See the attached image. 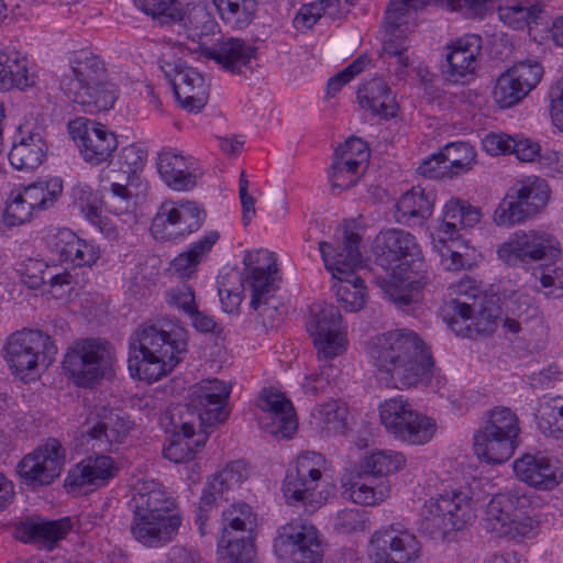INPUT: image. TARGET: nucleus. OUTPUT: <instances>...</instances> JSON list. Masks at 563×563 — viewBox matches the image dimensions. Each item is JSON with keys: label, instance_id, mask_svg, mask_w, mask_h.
<instances>
[{"label": "nucleus", "instance_id": "393cba45", "mask_svg": "<svg viewBox=\"0 0 563 563\" xmlns=\"http://www.w3.org/2000/svg\"><path fill=\"white\" fill-rule=\"evenodd\" d=\"M231 393L230 386L217 378L203 379L191 389V404L199 410L201 421L223 422L228 412L225 404Z\"/></svg>", "mask_w": 563, "mask_h": 563}, {"label": "nucleus", "instance_id": "8fccbe9b", "mask_svg": "<svg viewBox=\"0 0 563 563\" xmlns=\"http://www.w3.org/2000/svg\"><path fill=\"white\" fill-rule=\"evenodd\" d=\"M195 434L194 424L190 422H184L181 430L175 432L170 443L164 448L163 454L165 459L174 463H187L194 460L196 450L192 448L195 444L197 448L203 443L201 440L192 441L191 438Z\"/></svg>", "mask_w": 563, "mask_h": 563}, {"label": "nucleus", "instance_id": "4468645a", "mask_svg": "<svg viewBox=\"0 0 563 563\" xmlns=\"http://www.w3.org/2000/svg\"><path fill=\"white\" fill-rule=\"evenodd\" d=\"M206 219V211L195 201H165L158 208L151 232L156 240L185 239L198 231Z\"/></svg>", "mask_w": 563, "mask_h": 563}, {"label": "nucleus", "instance_id": "13d9d810", "mask_svg": "<svg viewBox=\"0 0 563 563\" xmlns=\"http://www.w3.org/2000/svg\"><path fill=\"white\" fill-rule=\"evenodd\" d=\"M347 4H352V0H345ZM340 0H316L303 4L296 16L294 25L297 30L312 27L330 7L339 5Z\"/></svg>", "mask_w": 563, "mask_h": 563}, {"label": "nucleus", "instance_id": "ddd939ff", "mask_svg": "<svg viewBox=\"0 0 563 563\" xmlns=\"http://www.w3.org/2000/svg\"><path fill=\"white\" fill-rule=\"evenodd\" d=\"M243 263L249 268L245 282L252 290L251 307L263 318L274 321L275 314L282 316L274 298L277 288L273 276L277 273L274 254L266 250H261L255 255L246 253Z\"/></svg>", "mask_w": 563, "mask_h": 563}, {"label": "nucleus", "instance_id": "b1692460", "mask_svg": "<svg viewBox=\"0 0 563 563\" xmlns=\"http://www.w3.org/2000/svg\"><path fill=\"white\" fill-rule=\"evenodd\" d=\"M96 418L87 420L86 434L95 441L93 449L100 452H112L118 450L131 430V422L125 417L113 410L101 409Z\"/></svg>", "mask_w": 563, "mask_h": 563}, {"label": "nucleus", "instance_id": "20e7f679", "mask_svg": "<svg viewBox=\"0 0 563 563\" xmlns=\"http://www.w3.org/2000/svg\"><path fill=\"white\" fill-rule=\"evenodd\" d=\"M476 518L473 499L463 492L452 490L431 497L420 511V531L433 540H452Z\"/></svg>", "mask_w": 563, "mask_h": 563}, {"label": "nucleus", "instance_id": "7ed1b4c3", "mask_svg": "<svg viewBox=\"0 0 563 563\" xmlns=\"http://www.w3.org/2000/svg\"><path fill=\"white\" fill-rule=\"evenodd\" d=\"M133 518L130 532L147 548L170 543L181 526L183 517L176 501L155 482H144L135 488L129 504Z\"/></svg>", "mask_w": 563, "mask_h": 563}, {"label": "nucleus", "instance_id": "680f3d73", "mask_svg": "<svg viewBox=\"0 0 563 563\" xmlns=\"http://www.w3.org/2000/svg\"><path fill=\"white\" fill-rule=\"evenodd\" d=\"M224 532H228V528L234 531H246L251 530L253 526V515L251 507L245 503L232 505L229 509L222 514Z\"/></svg>", "mask_w": 563, "mask_h": 563}, {"label": "nucleus", "instance_id": "58836bf2", "mask_svg": "<svg viewBox=\"0 0 563 563\" xmlns=\"http://www.w3.org/2000/svg\"><path fill=\"white\" fill-rule=\"evenodd\" d=\"M445 60L450 70H476L479 68L483 38L478 34H465L446 44Z\"/></svg>", "mask_w": 563, "mask_h": 563}, {"label": "nucleus", "instance_id": "7c9ffc66", "mask_svg": "<svg viewBox=\"0 0 563 563\" xmlns=\"http://www.w3.org/2000/svg\"><path fill=\"white\" fill-rule=\"evenodd\" d=\"M157 170L165 185L175 191H189L197 186V176L191 170L189 158L174 150L158 154Z\"/></svg>", "mask_w": 563, "mask_h": 563}, {"label": "nucleus", "instance_id": "2eb2a0df", "mask_svg": "<svg viewBox=\"0 0 563 563\" xmlns=\"http://www.w3.org/2000/svg\"><path fill=\"white\" fill-rule=\"evenodd\" d=\"M59 85L69 99L96 111L109 110L118 98V87L104 73H64Z\"/></svg>", "mask_w": 563, "mask_h": 563}, {"label": "nucleus", "instance_id": "37998d69", "mask_svg": "<svg viewBox=\"0 0 563 563\" xmlns=\"http://www.w3.org/2000/svg\"><path fill=\"white\" fill-rule=\"evenodd\" d=\"M373 477L363 474L360 470L345 475L341 478L343 488L342 494L353 503L373 506L383 501L386 497V490L376 488L373 485Z\"/></svg>", "mask_w": 563, "mask_h": 563}, {"label": "nucleus", "instance_id": "9d476101", "mask_svg": "<svg viewBox=\"0 0 563 563\" xmlns=\"http://www.w3.org/2000/svg\"><path fill=\"white\" fill-rule=\"evenodd\" d=\"M549 195V186L542 178L516 184L496 208L494 222L505 227L519 223L537 214L547 205Z\"/></svg>", "mask_w": 563, "mask_h": 563}, {"label": "nucleus", "instance_id": "0eeeda50", "mask_svg": "<svg viewBox=\"0 0 563 563\" xmlns=\"http://www.w3.org/2000/svg\"><path fill=\"white\" fill-rule=\"evenodd\" d=\"M324 459L317 452L300 454L294 466L287 470L283 482V495L289 506H302L309 511L319 508L325 497L318 492Z\"/></svg>", "mask_w": 563, "mask_h": 563}, {"label": "nucleus", "instance_id": "69168bd1", "mask_svg": "<svg viewBox=\"0 0 563 563\" xmlns=\"http://www.w3.org/2000/svg\"><path fill=\"white\" fill-rule=\"evenodd\" d=\"M147 158V151L140 145L131 144L121 148L119 153L120 168L125 174L141 169Z\"/></svg>", "mask_w": 563, "mask_h": 563}, {"label": "nucleus", "instance_id": "0e129e2a", "mask_svg": "<svg viewBox=\"0 0 563 563\" xmlns=\"http://www.w3.org/2000/svg\"><path fill=\"white\" fill-rule=\"evenodd\" d=\"M508 314L515 316L525 323L537 316L538 308L534 305L533 298L527 294L515 292L507 301Z\"/></svg>", "mask_w": 563, "mask_h": 563}, {"label": "nucleus", "instance_id": "603ef678", "mask_svg": "<svg viewBox=\"0 0 563 563\" xmlns=\"http://www.w3.org/2000/svg\"><path fill=\"white\" fill-rule=\"evenodd\" d=\"M405 457L395 451H377L366 455L360 471L371 477L386 476L401 468Z\"/></svg>", "mask_w": 563, "mask_h": 563}, {"label": "nucleus", "instance_id": "1a4fd4ad", "mask_svg": "<svg viewBox=\"0 0 563 563\" xmlns=\"http://www.w3.org/2000/svg\"><path fill=\"white\" fill-rule=\"evenodd\" d=\"M379 417L389 434L408 444H424L435 432L434 421L415 411L402 397L390 398L380 404Z\"/></svg>", "mask_w": 563, "mask_h": 563}, {"label": "nucleus", "instance_id": "a211bd4d", "mask_svg": "<svg viewBox=\"0 0 563 563\" xmlns=\"http://www.w3.org/2000/svg\"><path fill=\"white\" fill-rule=\"evenodd\" d=\"M308 330L313 336L319 358L332 360L345 351L346 339L342 330L341 314L333 305H314L311 308Z\"/></svg>", "mask_w": 563, "mask_h": 563}, {"label": "nucleus", "instance_id": "a18cd8bd", "mask_svg": "<svg viewBox=\"0 0 563 563\" xmlns=\"http://www.w3.org/2000/svg\"><path fill=\"white\" fill-rule=\"evenodd\" d=\"M478 430L518 442L520 433L519 418L508 407L497 406L488 410Z\"/></svg>", "mask_w": 563, "mask_h": 563}, {"label": "nucleus", "instance_id": "5701e85b", "mask_svg": "<svg viewBox=\"0 0 563 563\" xmlns=\"http://www.w3.org/2000/svg\"><path fill=\"white\" fill-rule=\"evenodd\" d=\"M361 238L352 231L343 232V240L332 243L321 241L319 250L324 263V267L331 273L332 278L352 276L362 264V254L360 251Z\"/></svg>", "mask_w": 563, "mask_h": 563}, {"label": "nucleus", "instance_id": "39448f33", "mask_svg": "<svg viewBox=\"0 0 563 563\" xmlns=\"http://www.w3.org/2000/svg\"><path fill=\"white\" fill-rule=\"evenodd\" d=\"M434 2L446 7V0H390L385 11V40L380 58L384 64L395 70L411 68L421 70L418 57L405 45L401 26L407 25L411 11H418Z\"/></svg>", "mask_w": 563, "mask_h": 563}, {"label": "nucleus", "instance_id": "9b49d317", "mask_svg": "<svg viewBox=\"0 0 563 563\" xmlns=\"http://www.w3.org/2000/svg\"><path fill=\"white\" fill-rule=\"evenodd\" d=\"M111 362L107 344L93 339H82L68 349L63 367L77 386L91 387L106 375Z\"/></svg>", "mask_w": 563, "mask_h": 563}, {"label": "nucleus", "instance_id": "bb28decb", "mask_svg": "<svg viewBox=\"0 0 563 563\" xmlns=\"http://www.w3.org/2000/svg\"><path fill=\"white\" fill-rule=\"evenodd\" d=\"M517 477L526 484L543 490L556 487L563 477L559 461L541 454H525L514 462Z\"/></svg>", "mask_w": 563, "mask_h": 563}, {"label": "nucleus", "instance_id": "a19ab883", "mask_svg": "<svg viewBox=\"0 0 563 563\" xmlns=\"http://www.w3.org/2000/svg\"><path fill=\"white\" fill-rule=\"evenodd\" d=\"M481 217L482 213L477 207L461 199H450L443 208L440 232L452 240L459 231L477 224Z\"/></svg>", "mask_w": 563, "mask_h": 563}, {"label": "nucleus", "instance_id": "e433bc0d", "mask_svg": "<svg viewBox=\"0 0 563 563\" xmlns=\"http://www.w3.org/2000/svg\"><path fill=\"white\" fill-rule=\"evenodd\" d=\"M435 196L420 186L412 187L396 203V221L422 225L432 214Z\"/></svg>", "mask_w": 563, "mask_h": 563}, {"label": "nucleus", "instance_id": "aec40b11", "mask_svg": "<svg viewBox=\"0 0 563 563\" xmlns=\"http://www.w3.org/2000/svg\"><path fill=\"white\" fill-rule=\"evenodd\" d=\"M373 253L376 263L385 271L401 268L419 255V246L416 238L402 229L382 230L373 242ZM396 277L395 271L391 274Z\"/></svg>", "mask_w": 563, "mask_h": 563}, {"label": "nucleus", "instance_id": "423d86ee", "mask_svg": "<svg viewBox=\"0 0 563 563\" xmlns=\"http://www.w3.org/2000/svg\"><path fill=\"white\" fill-rule=\"evenodd\" d=\"M56 352V346L47 334L31 329L12 332L1 347V355L9 371L21 379L36 377L40 364L47 366Z\"/></svg>", "mask_w": 563, "mask_h": 563}, {"label": "nucleus", "instance_id": "dca6fc26", "mask_svg": "<svg viewBox=\"0 0 563 563\" xmlns=\"http://www.w3.org/2000/svg\"><path fill=\"white\" fill-rule=\"evenodd\" d=\"M65 449L58 440L48 439L33 452L26 454L18 464L16 471L21 481L38 488L52 484L59 477L65 465Z\"/></svg>", "mask_w": 563, "mask_h": 563}, {"label": "nucleus", "instance_id": "c03bdc74", "mask_svg": "<svg viewBox=\"0 0 563 563\" xmlns=\"http://www.w3.org/2000/svg\"><path fill=\"white\" fill-rule=\"evenodd\" d=\"M219 240V233L211 231L202 236L197 242H194L190 247L180 253L172 262V268L179 277H190L197 271L198 265L210 253L213 245Z\"/></svg>", "mask_w": 563, "mask_h": 563}, {"label": "nucleus", "instance_id": "e2e57ef3", "mask_svg": "<svg viewBox=\"0 0 563 563\" xmlns=\"http://www.w3.org/2000/svg\"><path fill=\"white\" fill-rule=\"evenodd\" d=\"M534 276L540 280L541 288L549 289L545 296L563 297V268L538 267Z\"/></svg>", "mask_w": 563, "mask_h": 563}, {"label": "nucleus", "instance_id": "338daca9", "mask_svg": "<svg viewBox=\"0 0 563 563\" xmlns=\"http://www.w3.org/2000/svg\"><path fill=\"white\" fill-rule=\"evenodd\" d=\"M166 301L170 307H175L186 314L192 312L196 308L195 291L187 284H180L170 288L166 292Z\"/></svg>", "mask_w": 563, "mask_h": 563}, {"label": "nucleus", "instance_id": "72a5a7b5", "mask_svg": "<svg viewBox=\"0 0 563 563\" xmlns=\"http://www.w3.org/2000/svg\"><path fill=\"white\" fill-rule=\"evenodd\" d=\"M167 24H176L181 27L187 38L196 42L214 33L218 24L202 3L186 4L178 8L169 15Z\"/></svg>", "mask_w": 563, "mask_h": 563}, {"label": "nucleus", "instance_id": "de8ad7c7", "mask_svg": "<svg viewBox=\"0 0 563 563\" xmlns=\"http://www.w3.org/2000/svg\"><path fill=\"white\" fill-rule=\"evenodd\" d=\"M222 21L232 29L244 30L254 20L257 0H212Z\"/></svg>", "mask_w": 563, "mask_h": 563}, {"label": "nucleus", "instance_id": "49530a36", "mask_svg": "<svg viewBox=\"0 0 563 563\" xmlns=\"http://www.w3.org/2000/svg\"><path fill=\"white\" fill-rule=\"evenodd\" d=\"M365 170V166H362V162H356L355 157L349 154L335 157L329 169V179L331 183L332 191L347 190L354 187Z\"/></svg>", "mask_w": 563, "mask_h": 563}, {"label": "nucleus", "instance_id": "473e14b6", "mask_svg": "<svg viewBox=\"0 0 563 563\" xmlns=\"http://www.w3.org/2000/svg\"><path fill=\"white\" fill-rule=\"evenodd\" d=\"M73 529L68 517L58 520L29 518L16 529V537L23 542L42 543L49 550Z\"/></svg>", "mask_w": 563, "mask_h": 563}, {"label": "nucleus", "instance_id": "c9c22d12", "mask_svg": "<svg viewBox=\"0 0 563 563\" xmlns=\"http://www.w3.org/2000/svg\"><path fill=\"white\" fill-rule=\"evenodd\" d=\"M358 103L363 109L383 118H394L397 114V102L388 84L380 76H373L364 81L357 90Z\"/></svg>", "mask_w": 563, "mask_h": 563}, {"label": "nucleus", "instance_id": "ea45409f", "mask_svg": "<svg viewBox=\"0 0 563 563\" xmlns=\"http://www.w3.org/2000/svg\"><path fill=\"white\" fill-rule=\"evenodd\" d=\"M496 11L499 20L514 30H531L533 25L543 24L547 18L543 7L528 2L509 3L508 0H499Z\"/></svg>", "mask_w": 563, "mask_h": 563}, {"label": "nucleus", "instance_id": "f3484780", "mask_svg": "<svg viewBox=\"0 0 563 563\" xmlns=\"http://www.w3.org/2000/svg\"><path fill=\"white\" fill-rule=\"evenodd\" d=\"M419 553L416 536L400 523L377 530L369 540L368 556L373 563H409Z\"/></svg>", "mask_w": 563, "mask_h": 563}, {"label": "nucleus", "instance_id": "bf43d9fd", "mask_svg": "<svg viewBox=\"0 0 563 563\" xmlns=\"http://www.w3.org/2000/svg\"><path fill=\"white\" fill-rule=\"evenodd\" d=\"M35 213L29 203L24 201L23 195L19 191H12L7 199L3 211V221L7 225L13 227L30 221Z\"/></svg>", "mask_w": 563, "mask_h": 563}, {"label": "nucleus", "instance_id": "a878e982", "mask_svg": "<svg viewBox=\"0 0 563 563\" xmlns=\"http://www.w3.org/2000/svg\"><path fill=\"white\" fill-rule=\"evenodd\" d=\"M48 245L60 262L75 266H92L100 257V249L91 241L82 240L67 228L57 229L48 236Z\"/></svg>", "mask_w": 563, "mask_h": 563}, {"label": "nucleus", "instance_id": "f257e3e1", "mask_svg": "<svg viewBox=\"0 0 563 563\" xmlns=\"http://www.w3.org/2000/svg\"><path fill=\"white\" fill-rule=\"evenodd\" d=\"M187 346L188 332L178 322L143 327L131 338L129 372L133 378L157 382L184 361Z\"/></svg>", "mask_w": 563, "mask_h": 563}, {"label": "nucleus", "instance_id": "4c0bfd02", "mask_svg": "<svg viewBox=\"0 0 563 563\" xmlns=\"http://www.w3.org/2000/svg\"><path fill=\"white\" fill-rule=\"evenodd\" d=\"M523 78L517 73H501L496 80L493 98L501 109L518 104L541 81L543 73H530Z\"/></svg>", "mask_w": 563, "mask_h": 563}, {"label": "nucleus", "instance_id": "774afa93", "mask_svg": "<svg viewBox=\"0 0 563 563\" xmlns=\"http://www.w3.org/2000/svg\"><path fill=\"white\" fill-rule=\"evenodd\" d=\"M549 112L553 125L563 132V76L549 89Z\"/></svg>", "mask_w": 563, "mask_h": 563}, {"label": "nucleus", "instance_id": "6ab92c4d", "mask_svg": "<svg viewBox=\"0 0 563 563\" xmlns=\"http://www.w3.org/2000/svg\"><path fill=\"white\" fill-rule=\"evenodd\" d=\"M68 129L82 158L92 166L108 162L118 147L114 133L99 122L79 118Z\"/></svg>", "mask_w": 563, "mask_h": 563}, {"label": "nucleus", "instance_id": "5fc2aeb1", "mask_svg": "<svg viewBox=\"0 0 563 563\" xmlns=\"http://www.w3.org/2000/svg\"><path fill=\"white\" fill-rule=\"evenodd\" d=\"M441 154L452 177L470 170L476 156L474 147L466 142L450 143Z\"/></svg>", "mask_w": 563, "mask_h": 563}, {"label": "nucleus", "instance_id": "864d4df0", "mask_svg": "<svg viewBox=\"0 0 563 563\" xmlns=\"http://www.w3.org/2000/svg\"><path fill=\"white\" fill-rule=\"evenodd\" d=\"M319 428L329 433H342L346 428L347 408L339 400L325 402L313 413Z\"/></svg>", "mask_w": 563, "mask_h": 563}, {"label": "nucleus", "instance_id": "79ce46f5", "mask_svg": "<svg viewBox=\"0 0 563 563\" xmlns=\"http://www.w3.org/2000/svg\"><path fill=\"white\" fill-rule=\"evenodd\" d=\"M518 442L508 440L492 432L477 430L473 438L475 455L490 464H501L508 461L515 453Z\"/></svg>", "mask_w": 563, "mask_h": 563}, {"label": "nucleus", "instance_id": "4be33fe9", "mask_svg": "<svg viewBox=\"0 0 563 563\" xmlns=\"http://www.w3.org/2000/svg\"><path fill=\"white\" fill-rule=\"evenodd\" d=\"M258 406L264 411L258 423L276 439H290L297 431V418L290 400L283 394L263 390Z\"/></svg>", "mask_w": 563, "mask_h": 563}, {"label": "nucleus", "instance_id": "412c9836", "mask_svg": "<svg viewBox=\"0 0 563 563\" xmlns=\"http://www.w3.org/2000/svg\"><path fill=\"white\" fill-rule=\"evenodd\" d=\"M247 477L249 471L245 462L234 461L209 478L200 497L197 512L201 536L205 534V525L209 519V512L217 507L218 500H227L225 493L239 487Z\"/></svg>", "mask_w": 563, "mask_h": 563}, {"label": "nucleus", "instance_id": "6e6d98bb", "mask_svg": "<svg viewBox=\"0 0 563 563\" xmlns=\"http://www.w3.org/2000/svg\"><path fill=\"white\" fill-rule=\"evenodd\" d=\"M539 430L545 435L559 438L563 433V397H554L541 404L537 415Z\"/></svg>", "mask_w": 563, "mask_h": 563}, {"label": "nucleus", "instance_id": "4d7b16f0", "mask_svg": "<svg viewBox=\"0 0 563 563\" xmlns=\"http://www.w3.org/2000/svg\"><path fill=\"white\" fill-rule=\"evenodd\" d=\"M498 2L499 0H446V7L466 19L482 21L496 11Z\"/></svg>", "mask_w": 563, "mask_h": 563}, {"label": "nucleus", "instance_id": "052dcab7", "mask_svg": "<svg viewBox=\"0 0 563 563\" xmlns=\"http://www.w3.org/2000/svg\"><path fill=\"white\" fill-rule=\"evenodd\" d=\"M16 272L31 289H37L47 282L48 265L42 260L27 258L18 265Z\"/></svg>", "mask_w": 563, "mask_h": 563}, {"label": "nucleus", "instance_id": "c85d7f7f", "mask_svg": "<svg viewBox=\"0 0 563 563\" xmlns=\"http://www.w3.org/2000/svg\"><path fill=\"white\" fill-rule=\"evenodd\" d=\"M165 79L184 109L200 111L206 106L210 82L203 73H165Z\"/></svg>", "mask_w": 563, "mask_h": 563}, {"label": "nucleus", "instance_id": "f704fd0d", "mask_svg": "<svg viewBox=\"0 0 563 563\" xmlns=\"http://www.w3.org/2000/svg\"><path fill=\"white\" fill-rule=\"evenodd\" d=\"M117 472L118 467L110 456L102 454L90 456L70 468L65 485L71 488L86 485H103Z\"/></svg>", "mask_w": 563, "mask_h": 563}, {"label": "nucleus", "instance_id": "3c124183", "mask_svg": "<svg viewBox=\"0 0 563 563\" xmlns=\"http://www.w3.org/2000/svg\"><path fill=\"white\" fill-rule=\"evenodd\" d=\"M334 279L332 287L342 308L350 312L361 310L365 303L366 289L363 279L356 274L353 277L343 275Z\"/></svg>", "mask_w": 563, "mask_h": 563}, {"label": "nucleus", "instance_id": "2f4dec72", "mask_svg": "<svg viewBox=\"0 0 563 563\" xmlns=\"http://www.w3.org/2000/svg\"><path fill=\"white\" fill-rule=\"evenodd\" d=\"M200 49L203 56L231 70L242 67L253 68L252 62L257 58L256 46L233 37L219 42L212 47L200 45Z\"/></svg>", "mask_w": 563, "mask_h": 563}, {"label": "nucleus", "instance_id": "f03ea898", "mask_svg": "<svg viewBox=\"0 0 563 563\" xmlns=\"http://www.w3.org/2000/svg\"><path fill=\"white\" fill-rule=\"evenodd\" d=\"M374 364L402 387L427 385L434 363L424 341L412 330L397 329L376 335L368 343Z\"/></svg>", "mask_w": 563, "mask_h": 563}, {"label": "nucleus", "instance_id": "6e6552de", "mask_svg": "<svg viewBox=\"0 0 563 563\" xmlns=\"http://www.w3.org/2000/svg\"><path fill=\"white\" fill-rule=\"evenodd\" d=\"M528 498L518 489L493 496L486 507L485 527L497 537L518 538L533 529L532 519L526 514Z\"/></svg>", "mask_w": 563, "mask_h": 563}, {"label": "nucleus", "instance_id": "c756f323", "mask_svg": "<svg viewBox=\"0 0 563 563\" xmlns=\"http://www.w3.org/2000/svg\"><path fill=\"white\" fill-rule=\"evenodd\" d=\"M284 544L291 547L292 563H321L323 549L312 526H288L280 532Z\"/></svg>", "mask_w": 563, "mask_h": 563}, {"label": "nucleus", "instance_id": "f8f14e48", "mask_svg": "<svg viewBox=\"0 0 563 563\" xmlns=\"http://www.w3.org/2000/svg\"><path fill=\"white\" fill-rule=\"evenodd\" d=\"M497 255L506 265L517 267L541 260L556 261L561 255L556 238L541 230H519L497 249Z\"/></svg>", "mask_w": 563, "mask_h": 563}, {"label": "nucleus", "instance_id": "cd10ccee", "mask_svg": "<svg viewBox=\"0 0 563 563\" xmlns=\"http://www.w3.org/2000/svg\"><path fill=\"white\" fill-rule=\"evenodd\" d=\"M47 150L42 133L32 130L29 124H22L9 153V161L18 170H34L44 162Z\"/></svg>", "mask_w": 563, "mask_h": 563}, {"label": "nucleus", "instance_id": "09e8293b", "mask_svg": "<svg viewBox=\"0 0 563 563\" xmlns=\"http://www.w3.org/2000/svg\"><path fill=\"white\" fill-rule=\"evenodd\" d=\"M63 181L60 178H51L47 181L33 183L20 190L26 205L36 214L37 211L53 207L62 195Z\"/></svg>", "mask_w": 563, "mask_h": 563}]
</instances>
